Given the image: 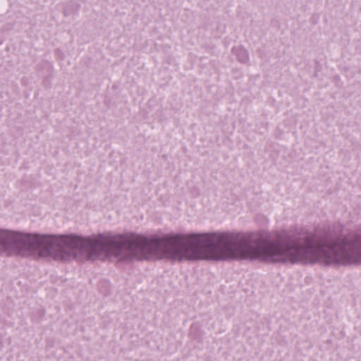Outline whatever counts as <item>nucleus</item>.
<instances>
[{"mask_svg": "<svg viewBox=\"0 0 361 361\" xmlns=\"http://www.w3.org/2000/svg\"><path fill=\"white\" fill-rule=\"evenodd\" d=\"M118 259H259L268 262H289L324 264H353V250L338 245L305 247L281 245L229 234L175 235L147 240L140 235L104 236L93 240L72 236V258Z\"/></svg>", "mask_w": 361, "mask_h": 361, "instance_id": "obj_1", "label": "nucleus"}]
</instances>
